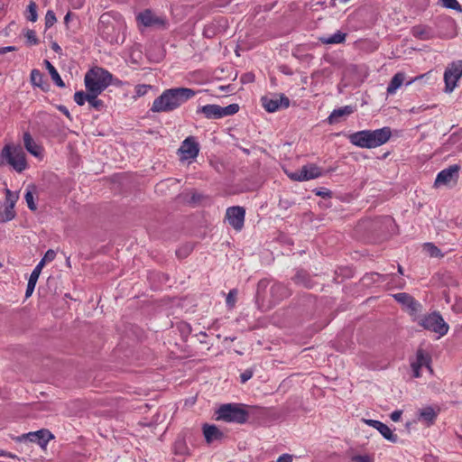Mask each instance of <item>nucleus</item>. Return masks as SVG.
Returning a JSON list of instances; mask_svg holds the SVG:
<instances>
[{
  "instance_id": "63",
  "label": "nucleus",
  "mask_w": 462,
  "mask_h": 462,
  "mask_svg": "<svg viewBox=\"0 0 462 462\" xmlns=\"http://www.w3.org/2000/svg\"><path fill=\"white\" fill-rule=\"evenodd\" d=\"M398 273L400 274H403V269H402V267L401 265H398Z\"/></svg>"
},
{
  "instance_id": "61",
  "label": "nucleus",
  "mask_w": 462,
  "mask_h": 462,
  "mask_svg": "<svg viewBox=\"0 0 462 462\" xmlns=\"http://www.w3.org/2000/svg\"><path fill=\"white\" fill-rule=\"evenodd\" d=\"M70 17H71V13H70V12H68V13H67V14H66V15H65V17H64V23H65L66 25H68V24H69V20H70Z\"/></svg>"
},
{
  "instance_id": "58",
  "label": "nucleus",
  "mask_w": 462,
  "mask_h": 462,
  "mask_svg": "<svg viewBox=\"0 0 462 462\" xmlns=\"http://www.w3.org/2000/svg\"><path fill=\"white\" fill-rule=\"evenodd\" d=\"M58 109L61 113H63V115H65L69 119H71L70 113L65 106L60 105L58 106Z\"/></svg>"
},
{
  "instance_id": "1",
  "label": "nucleus",
  "mask_w": 462,
  "mask_h": 462,
  "mask_svg": "<svg viewBox=\"0 0 462 462\" xmlns=\"http://www.w3.org/2000/svg\"><path fill=\"white\" fill-rule=\"evenodd\" d=\"M196 92L189 88H172L165 89L156 97L150 108L153 113L171 112L191 99Z\"/></svg>"
},
{
  "instance_id": "8",
  "label": "nucleus",
  "mask_w": 462,
  "mask_h": 462,
  "mask_svg": "<svg viewBox=\"0 0 462 462\" xmlns=\"http://www.w3.org/2000/svg\"><path fill=\"white\" fill-rule=\"evenodd\" d=\"M97 30L101 37L106 42L113 43L117 42L116 29L108 14H103L98 21Z\"/></svg>"
},
{
  "instance_id": "33",
  "label": "nucleus",
  "mask_w": 462,
  "mask_h": 462,
  "mask_svg": "<svg viewBox=\"0 0 462 462\" xmlns=\"http://www.w3.org/2000/svg\"><path fill=\"white\" fill-rule=\"evenodd\" d=\"M15 211L10 208L8 205H0V222L5 223L15 217Z\"/></svg>"
},
{
  "instance_id": "16",
  "label": "nucleus",
  "mask_w": 462,
  "mask_h": 462,
  "mask_svg": "<svg viewBox=\"0 0 462 462\" xmlns=\"http://www.w3.org/2000/svg\"><path fill=\"white\" fill-rule=\"evenodd\" d=\"M393 297L398 303L406 307L411 315L416 314L420 310L421 305L409 293L399 292L393 294Z\"/></svg>"
},
{
  "instance_id": "28",
  "label": "nucleus",
  "mask_w": 462,
  "mask_h": 462,
  "mask_svg": "<svg viewBox=\"0 0 462 462\" xmlns=\"http://www.w3.org/2000/svg\"><path fill=\"white\" fill-rule=\"evenodd\" d=\"M411 34L419 40H429L432 37L431 30L426 25H416L411 28Z\"/></svg>"
},
{
  "instance_id": "42",
  "label": "nucleus",
  "mask_w": 462,
  "mask_h": 462,
  "mask_svg": "<svg viewBox=\"0 0 462 462\" xmlns=\"http://www.w3.org/2000/svg\"><path fill=\"white\" fill-rule=\"evenodd\" d=\"M56 15L53 11L48 10L45 15V28H51L56 23Z\"/></svg>"
},
{
  "instance_id": "47",
  "label": "nucleus",
  "mask_w": 462,
  "mask_h": 462,
  "mask_svg": "<svg viewBox=\"0 0 462 462\" xmlns=\"http://www.w3.org/2000/svg\"><path fill=\"white\" fill-rule=\"evenodd\" d=\"M192 247L189 245H185L176 251V254L179 258H185L191 252Z\"/></svg>"
},
{
  "instance_id": "38",
  "label": "nucleus",
  "mask_w": 462,
  "mask_h": 462,
  "mask_svg": "<svg viewBox=\"0 0 462 462\" xmlns=\"http://www.w3.org/2000/svg\"><path fill=\"white\" fill-rule=\"evenodd\" d=\"M98 95L99 94H92L88 105L96 110L101 111L105 107V104L103 100L97 98Z\"/></svg>"
},
{
  "instance_id": "4",
  "label": "nucleus",
  "mask_w": 462,
  "mask_h": 462,
  "mask_svg": "<svg viewBox=\"0 0 462 462\" xmlns=\"http://www.w3.org/2000/svg\"><path fill=\"white\" fill-rule=\"evenodd\" d=\"M418 324L424 329L438 334L439 337L445 336L449 329V326L445 322L439 311L423 315L418 320Z\"/></svg>"
},
{
  "instance_id": "37",
  "label": "nucleus",
  "mask_w": 462,
  "mask_h": 462,
  "mask_svg": "<svg viewBox=\"0 0 462 462\" xmlns=\"http://www.w3.org/2000/svg\"><path fill=\"white\" fill-rule=\"evenodd\" d=\"M17 199V194L13 193L9 189H5V205H8L10 208H14Z\"/></svg>"
},
{
  "instance_id": "23",
  "label": "nucleus",
  "mask_w": 462,
  "mask_h": 462,
  "mask_svg": "<svg viewBox=\"0 0 462 462\" xmlns=\"http://www.w3.org/2000/svg\"><path fill=\"white\" fill-rule=\"evenodd\" d=\"M354 113L352 106H345L337 109H334L327 118V122L329 125H335L339 123L340 117L346 116Z\"/></svg>"
},
{
  "instance_id": "18",
  "label": "nucleus",
  "mask_w": 462,
  "mask_h": 462,
  "mask_svg": "<svg viewBox=\"0 0 462 462\" xmlns=\"http://www.w3.org/2000/svg\"><path fill=\"white\" fill-rule=\"evenodd\" d=\"M137 20L143 24L145 27L159 26L164 27L166 21L162 17H159L153 14V13L147 9L140 13L137 16Z\"/></svg>"
},
{
  "instance_id": "6",
  "label": "nucleus",
  "mask_w": 462,
  "mask_h": 462,
  "mask_svg": "<svg viewBox=\"0 0 462 462\" xmlns=\"http://www.w3.org/2000/svg\"><path fill=\"white\" fill-rule=\"evenodd\" d=\"M239 106L230 104L225 107L218 105H206L197 109L198 114H203L208 119H218L226 116H232L237 113Z\"/></svg>"
},
{
  "instance_id": "48",
  "label": "nucleus",
  "mask_w": 462,
  "mask_h": 462,
  "mask_svg": "<svg viewBox=\"0 0 462 462\" xmlns=\"http://www.w3.org/2000/svg\"><path fill=\"white\" fill-rule=\"evenodd\" d=\"M354 462H374V459L369 455H356L352 457Z\"/></svg>"
},
{
  "instance_id": "13",
  "label": "nucleus",
  "mask_w": 462,
  "mask_h": 462,
  "mask_svg": "<svg viewBox=\"0 0 462 462\" xmlns=\"http://www.w3.org/2000/svg\"><path fill=\"white\" fill-rule=\"evenodd\" d=\"M245 209L240 206H233L226 209V218L228 224L236 230H241L244 226Z\"/></svg>"
},
{
  "instance_id": "22",
  "label": "nucleus",
  "mask_w": 462,
  "mask_h": 462,
  "mask_svg": "<svg viewBox=\"0 0 462 462\" xmlns=\"http://www.w3.org/2000/svg\"><path fill=\"white\" fill-rule=\"evenodd\" d=\"M291 279L295 284L308 289H311L315 284L310 273L303 269L297 270L295 275Z\"/></svg>"
},
{
  "instance_id": "10",
  "label": "nucleus",
  "mask_w": 462,
  "mask_h": 462,
  "mask_svg": "<svg viewBox=\"0 0 462 462\" xmlns=\"http://www.w3.org/2000/svg\"><path fill=\"white\" fill-rule=\"evenodd\" d=\"M54 436L49 430L42 429L37 431L29 432L17 437L16 440L21 442L29 440L37 443L41 448H45L48 442L53 439Z\"/></svg>"
},
{
  "instance_id": "55",
  "label": "nucleus",
  "mask_w": 462,
  "mask_h": 462,
  "mask_svg": "<svg viewBox=\"0 0 462 462\" xmlns=\"http://www.w3.org/2000/svg\"><path fill=\"white\" fill-rule=\"evenodd\" d=\"M402 411L401 410L394 411L391 413L390 417L393 421H398L401 419Z\"/></svg>"
},
{
  "instance_id": "24",
  "label": "nucleus",
  "mask_w": 462,
  "mask_h": 462,
  "mask_svg": "<svg viewBox=\"0 0 462 462\" xmlns=\"http://www.w3.org/2000/svg\"><path fill=\"white\" fill-rule=\"evenodd\" d=\"M43 74L37 69L31 71L30 80L32 86L40 88L42 91H48L50 85L44 80Z\"/></svg>"
},
{
  "instance_id": "2",
  "label": "nucleus",
  "mask_w": 462,
  "mask_h": 462,
  "mask_svg": "<svg viewBox=\"0 0 462 462\" xmlns=\"http://www.w3.org/2000/svg\"><path fill=\"white\" fill-rule=\"evenodd\" d=\"M112 74L105 69L95 67L89 69L84 78L87 91L101 94L112 82Z\"/></svg>"
},
{
  "instance_id": "59",
  "label": "nucleus",
  "mask_w": 462,
  "mask_h": 462,
  "mask_svg": "<svg viewBox=\"0 0 462 462\" xmlns=\"http://www.w3.org/2000/svg\"><path fill=\"white\" fill-rule=\"evenodd\" d=\"M51 49L56 52V53H59L60 54L61 53V48L60 47V45L56 42H53L51 43Z\"/></svg>"
},
{
  "instance_id": "21",
  "label": "nucleus",
  "mask_w": 462,
  "mask_h": 462,
  "mask_svg": "<svg viewBox=\"0 0 462 462\" xmlns=\"http://www.w3.org/2000/svg\"><path fill=\"white\" fill-rule=\"evenodd\" d=\"M203 435L206 442L211 444L214 441H220L224 439L225 434L216 426L205 423L202 427Z\"/></svg>"
},
{
  "instance_id": "45",
  "label": "nucleus",
  "mask_w": 462,
  "mask_h": 462,
  "mask_svg": "<svg viewBox=\"0 0 462 462\" xmlns=\"http://www.w3.org/2000/svg\"><path fill=\"white\" fill-rule=\"evenodd\" d=\"M24 35L27 39L28 43H30L31 45H36L39 43V40L36 37L35 32L33 30L28 29Z\"/></svg>"
},
{
  "instance_id": "27",
  "label": "nucleus",
  "mask_w": 462,
  "mask_h": 462,
  "mask_svg": "<svg viewBox=\"0 0 462 462\" xmlns=\"http://www.w3.org/2000/svg\"><path fill=\"white\" fill-rule=\"evenodd\" d=\"M23 143L25 149L34 156H38L41 153V147L34 142L29 132L23 134Z\"/></svg>"
},
{
  "instance_id": "31",
  "label": "nucleus",
  "mask_w": 462,
  "mask_h": 462,
  "mask_svg": "<svg viewBox=\"0 0 462 462\" xmlns=\"http://www.w3.org/2000/svg\"><path fill=\"white\" fill-rule=\"evenodd\" d=\"M44 65H45L46 69H48V71H49V73L51 75V78L53 80V82L58 87L64 88L65 87V83L62 80V79L60 78V76L58 73L57 69L54 68V66L48 60H44Z\"/></svg>"
},
{
  "instance_id": "34",
  "label": "nucleus",
  "mask_w": 462,
  "mask_h": 462,
  "mask_svg": "<svg viewBox=\"0 0 462 462\" xmlns=\"http://www.w3.org/2000/svg\"><path fill=\"white\" fill-rule=\"evenodd\" d=\"M346 34L337 31L336 33L332 34L329 37L327 38H321L320 41L323 43L326 44H336V43H341L345 41Z\"/></svg>"
},
{
  "instance_id": "15",
  "label": "nucleus",
  "mask_w": 462,
  "mask_h": 462,
  "mask_svg": "<svg viewBox=\"0 0 462 462\" xmlns=\"http://www.w3.org/2000/svg\"><path fill=\"white\" fill-rule=\"evenodd\" d=\"M291 294V290L282 282H275L270 289V300H268V308L287 299Z\"/></svg>"
},
{
  "instance_id": "54",
  "label": "nucleus",
  "mask_w": 462,
  "mask_h": 462,
  "mask_svg": "<svg viewBox=\"0 0 462 462\" xmlns=\"http://www.w3.org/2000/svg\"><path fill=\"white\" fill-rule=\"evenodd\" d=\"M277 462H292V456L290 454H282L278 457Z\"/></svg>"
},
{
  "instance_id": "40",
  "label": "nucleus",
  "mask_w": 462,
  "mask_h": 462,
  "mask_svg": "<svg viewBox=\"0 0 462 462\" xmlns=\"http://www.w3.org/2000/svg\"><path fill=\"white\" fill-rule=\"evenodd\" d=\"M55 257H56V252L52 249H49V250H47L44 256L42 258V260L39 262L38 264L43 268V266L45 265V263L47 262L53 261L55 259Z\"/></svg>"
},
{
  "instance_id": "44",
  "label": "nucleus",
  "mask_w": 462,
  "mask_h": 462,
  "mask_svg": "<svg viewBox=\"0 0 462 462\" xmlns=\"http://www.w3.org/2000/svg\"><path fill=\"white\" fill-rule=\"evenodd\" d=\"M24 199L26 200L28 208L32 211H35L37 209V206L34 202L33 194L31 190H27V192L25 193Z\"/></svg>"
},
{
  "instance_id": "20",
  "label": "nucleus",
  "mask_w": 462,
  "mask_h": 462,
  "mask_svg": "<svg viewBox=\"0 0 462 462\" xmlns=\"http://www.w3.org/2000/svg\"><path fill=\"white\" fill-rule=\"evenodd\" d=\"M349 142L357 147L360 148H373L372 143L370 141L369 130H362L349 134L348 136Z\"/></svg>"
},
{
  "instance_id": "52",
  "label": "nucleus",
  "mask_w": 462,
  "mask_h": 462,
  "mask_svg": "<svg viewBox=\"0 0 462 462\" xmlns=\"http://www.w3.org/2000/svg\"><path fill=\"white\" fill-rule=\"evenodd\" d=\"M253 376V371L251 369H246L245 372H243L240 375L241 383H245L249 379H251Z\"/></svg>"
},
{
  "instance_id": "53",
  "label": "nucleus",
  "mask_w": 462,
  "mask_h": 462,
  "mask_svg": "<svg viewBox=\"0 0 462 462\" xmlns=\"http://www.w3.org/2000/svg\"><path fill=\"white\" fill-rule=\"evenodd\" d=\"M241 80L243 83L254 82V75L251 72L245 73L242 76Z\"/></svg>"
},
{
  "instance_id": "43",
  "label": "nucleus",
  "mask_w": 462,
  "mask_h": 462,
  "mask_svg": "<svg viewBox=\"0 0 462 462\" xmlns=\"http://www.w3.org/2000/svg\"><path fill=\"white\" fill-rule=\"evenodd\" d=\"M392 222H393V218L388 216L380 217H377L374 220H373L371 223V226L375 228V227L379 226V225H387V224H391Z\"/></svg>"
},
{
  "instance_id": "36",
  "label": "nucleus",
  "mask_w": 462,
  "mask_h": 462,
  "mask_svg": "<svg viewBox=\"0 0 462 462\" xmlns=\"http://www.w3.org/2000/svg\"><path fill=\"white\" fill-rule=\"evenodd\" d=\"M92 96V94L88 91L87 92H84V91H77L75 94H74V101L79 105V106H83L86 101L89 102L90 100V97Z\"/></svg>"
},
{
  "instance_id": "60",
  "label": "nucleus",
  "mask_w": 462,
  "mask_h": 462,
  "mask_svg": "<svg viewBox=\"0 0 462 462\" xmlns=\"http://www.w3.org/2000/svg\"><path fill=\"white\" fill-rule=\"evenodd\" d=\"M1 456H3V457H12V458H14V457H16L15 455H13V454H11V453H8V452H6V451H4V450H1V449H0V457H1Z\"/></svg>"
},
{
  "instance_id": "19",
  "label": "nucleus",
  "mask_w": 462,
  "mask_h": 462,
  "mask_svg": "<svg viewBox=\"0 0 462 462\" xmlns=\"http://www.w3.org/2000/svg\"><path fill=\"white\" fill-rule=\"evenodd\" d=\"M364 421L365 424L376 429L385 439L393 443L398 441V436L393 434L392 430L382 421L376 420H364Z\"/></svg>"
},
{
  "instance_id": "30",
  "label": "nucleus",
  "mask_w": 462,
  "mask_h": 462,
  "mask_svg": "<svg viewBox=\"0 0 462 462\" xmlns=\"http://www.w3.org/2000/svg\"><path fill=\"white\" fill-rule=\"evenodd\" d=\"M405 77L402 72L396 73L391 79L387 87V94L393 95L402 86Z\"/></svg>"
},
{
  "instance_id": "35",
  "label": "nucleus",
  "mask_w": 462,
  "mask_h": 462,
  "mask_svg": "<svg viewBox=\"0 0 462 462\" xmlns=\"http://www.w3.org/2000/svg\"><path fill=\"white\" fill-rule=\"evenodd\" d=\"M423 247L430 257L442 258L444 256V254L441 253L440 249L432 243H426Z\"/></svg>"
},
{
  "instance_id": "12",
  "label": "nucleus",
  "mask_w": 462,
  "mask_h": 462,
  "mask_svg": "<svg viewBox=\"0 0 462 462\" xmlns=\"http://www.w3.org/2000/svg\"><path fill=\"white\" fill-rule=\"evenodd\" d=\"M321 176L320 168L316 164H307L295 172L289 174L291 180L295 181H305Z\"/></svg>"
},
{
  "instance_id": "41",
  "label": "nucleus",
  "mask_w": 462,
  "mask_h": 462,
  "mask_svg": "<svg viewBox=\"0 0 462 462\" xmlns=\"http://www.w3.org/2000/svg\"><path fill=\"white\" fill-rule=\"evenodd\" d=\"M444 7L456 11H462L461 5L457 0H440Z\"/></svg>"
},
{
  "instance_id": "50",
  "label": "nucleus",
  "mask_w": 462,
  "mask_h": 462,
  "mask_svg": "<svg viewBox=\"0 0 462 462\" xmlns=\"http://www.w3.org/2000/svg\"><path fill=\"white\" fill-rule=\"evenodd\" d=\"M151 88V86L150 85H137L135 89H136V95L138 97H142L143 95H145L148 91V89Z\"/></svg>"
},
{
  "instance_id": "26",
  "label": "nucleus",
  "mask_w": 462,
  "mask_h": 462,
  "mask_svg": "<svg viewBox=\"0 0 462 462\" xmlns=\"http://www.w3.org/2000/svg\"><path fill=\"white\" fill-rule=\"evenodd\" d=\"M42 270V267L40 266L39 264H37L35 268L32 270L27 283V288L25 291L26 298H29L32 294Z\"/></svg>"
},
{
  "instance_id": "49",
  "label": "nucleus",
  "mask_w": 462,
  "mask_h": 462,
  "mask_svg": "<svg viewBox=\"0 0 462 462\" xmlns=\"http://www.w3.org/2000/svg\"><path fill=\"white\" fill-rule=\"evenodd\" d=\"M236 290H231L227 296H226V304L230 307H233L234 304H235V300H236Z\"/></svg>"
},
{
  "instance_id": "5",
  "label": "nucleus",
  "mask_w": 462,
  "mask_h": 462,
  "mask_svg": "<svg viewBox=\"0 0 462 462\" xmlns=\"http://www.w3.org/2000/svg\"><path fill=\"white\" fill-rule=\"evenodd\" d=\"M1 158L18 172L24 171L27 166L25 154L19 146L5 144L1 152Z\"/></svg>"
},
{
  "instance_id": "39",
  "label": "nucleus",
  "mask_w": 462,
  "mask_h": 462,
  "mask_svg": "<svg viewBox=\"0 0 462 462\" xmlns=\"http://www.w3.org/2000/svg\"><path fill=\"white\" fill-rule=\"evenodd\" d=\"M28 15L27 19L31 22H35L37 20L38 14H37V5L34 2H31L27 7Z\"/></svg>"
},
{
  "instance_id": "29",
  "label": "nucleus",
  "mask_w": 462,
  "mask_h": 462,
  "mask_svg": "<svg viewBox=\"0 0 462 462\" xmlns=\"http://www.w3.org/2000/svg\"><path fill=\"white\" fill-rule=\"evenodd\" d=\"M437 416L438 413L431 406H427L420 411L419 419L426 421L428 425H432L434 424Z\"/></svg>"
},
{
  "instance_id": "51",
  "label": "nucleus",
  "mask_w": 462,
  "mask_h": 462,
  "mask_svg": "<svg viewBox=\"0 0 462 462\" xmlns=\"http://www.w3.org/2000/svg\"><path fill=\"white\" fill-rule=\"evenodd\" d=\"M315 194L317 196L322 197L324 199L332 197V191L328 189H320L319 190H316Z\"/></svg>"
},
{
  "instance_id": "14",
  "label": "nucleus",
  "mask_w": 462,
  "mask_h": 462,
  "mask_svg": "<svg viewBox=\"0 0 462 462\" xmlns=\"http://www.w3.org/2000/svg\"><path fill=\"white\" fill-rule=\"evenodd\" d=\"M182 160L195 159L199 152V144L194 136L187 137L179 148Z\"/></svg>"
},
{
  "instance_id": "9",
  "label": "nucleus",
  "mask_w": 462,
  "mask_h": 462,
  "mask_svg": "<svg viewBox=\"0 0 462 462\" xmlns=\"http://www.w3.org/2000/svg\"><path fill=\"white\" fill-rule=\"evenodd\" d=\"M263 106L266 111L273 113L280 108H287L290 106V99L284 95L264 96L261 98Z\"/></svg>"
},
{
  "instance_id": "7",
  "label": "nucleus",
  "mask_w": 462,
  "mask_h": 462,
  "mask_svg": "<svg viewBox=\"0 0 462 462\" xmlns=\"http://www.w3.org/2000/svg\"><path fill=\"white\" fill-rule=\"evenodd\" d=\"M462 76V60L451 62L445 69L444 81L445 92L451 93L457 86V80Z\"/></svg>"
},
{
  "instance_id": "11",
  "label": "nucleus",
  "mask_w": 462,
  "mask_h": 462,
  "mask_svg": "<svg viewBox=\"0 0 462 462\" xmlns=\"http://www.w3.org/2000/svg\"><path fill=\"white\" fill-rule=\"evenodd\" d=\"M460 166L457 164L450 165L439 171L436 177L434 186L448 185L451 182L457 183L459 176Z\"/></svg>"
},
{
  "instance_id": "32",
  "label": "nucleus",
  "mask_w": 462,
  "mask_h": 462,
  "mask_svg": "<svg viewBox=\"0 0 462 462\" xmlns=\"http://www.w3.org/2000/svg\"><path fill=\"white\" fill-rule=\"evenodd\" d=\"M431 356L426 353L422 348H419L416 352V362H413L420 366H426L431 371L430 367Z\"/></svg>"
},
{
  "instance_id": "56",
  "label": "nucleus",
  "mask_w": 462,
  "mask_h": 462,
  "mask_svg": "<svg viewBox=\"0 0 462 462\" xmlns=\"http://www.w3.org/2000/svg\"><path fill=\"white\" fill-rule=\"evenodd\" d=\"M411 368H412V371H413V376L414 377H420V370L421 368V366H420V365H416L414 363H411Z\"/></svg>"
},
{
  "instance_id": "25",
  "label": "nucleus",
  "mask_w": 462,
  "mask_h": 462,
  "mask_svg": "<svg viewBox=\"0 0 462 462\" xmlns=\"http://www.w3.org/2000/svg\"><path fill=\"white\" fill-rule=\"evenodd\" d=\"M269 285V281L267 279H262L258 282L256 294H255V302L258 305L259 309L264 307L265 301V291Z\"/></svg>"
},
{
  "instance_id": "46",
  "label": "nucleus",
  "mask_w": 462,
  "mask_h": 462,
  "mask_svg": "<svg viewBox=\"0 0 462 462\" xmlns=\"http://www.w3.org/2000/svg\"><path fill=\"white\" fill-rule=\"evenodd\" d=\"M216 34V28L213 23L208 24L204 27L203 35L206 38H213Z\"/></svg>"
},
{
  "instance_id": "17",
  "label": "nucleus",
  "mask_w": 462,
  "mask_h": 462,
  "mask_svg": "<svg viewBox=\"0 0 462 462\" xmlns=\"http://www.w3.org/2000/svg\"><path fill=\"white\" fill-rule=\"evenodd\" d=\"M370 141L373 148L381 146L387 143L392 136V130L390 127L385 126L381 129L369 130Z\"/></svg>"
},
{
  "instance_id": "62",
  "label": "nucleus",
  "mask_w": 462,
  "mask_h": 462,
  "mask_svg": "<svg viewBox=\"0 0 462 462\" xmlns=\"http://www.w3.org/2000/svg\"><path fill=\"white\" fill-rule=\"evenodd\" d=\"M238 147H239V149H241V150H242V152H243L244 153H245L246 155H249V154H250V150H249V149H247V148H244V147H241V146H238Z\"/></svg>"
},
{
  "instance_id": "64",
  "label": "nucleus",
  "mask_w": 462,
  "mask_h": 462,
  "mask_svg": "<svg viewBox=\"0 0 462 462\" xmlns=\"http://www.w3.org/2000/svg\"><path fill=\"white\" fill-rule=\"evenodd\" d=\"M230 88V86H229V85H228V86H222V87H220V89H222V90H226V89H227V88Z\"/></svg>"
},
{
  "instance_id": "3",
  "label": "nucleus",
  "mask_w": 462,
  "mask_h": 462,
  "mask_svg": "<svg viewBox=\"0 0 462 462\" xmlns=\"http://www.w3.org/2000/svg\"><path fill=\"white\" fill-rule=\"evenodd\" d=\"M249 411L242 403L221 404L215 411V420L243 424L247 421Z\"/></svg>"
},
{
  "instance_id": "57",
  "label": "nucleus",
  "mask_w": 462,
  "mask_h": 462,
  "mask_svg": "<svg viewBox=\"0 0 462 462\" xmlns=\"http://www.w3.org/2000/svg\"><path fill=\"white\" fill-rule=\"evenodd\" d=\"M17 48L15 46H7V47H1L0 48V55H3L9 51H14Z\"/></svg>"
}]
</instances>
